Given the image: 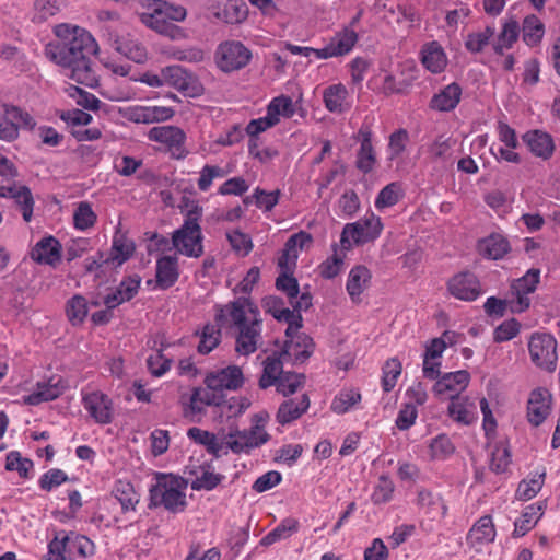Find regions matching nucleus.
<instances>
[{
  "label": "nucleus",
  "mask_w": 560,
  "mask_h": 560,
  "mask_svg": "<svg viewBox=\"0 0 560 560\" xmlns=\"http://www.w3.org/2000/svg\"><path fill=\"white\" fill-rule=\"evenodd\" d=\"M470 375L467 371L460 370L450 372L442 375L433 386V392L436 396L445 394H457L465 389L469 384Z\"/></svg>",
  "instance_id": "nucleus-20"
},
{
  "label": "nucleus",
  "mask_w": 560,
  "mask_h": 560,
  "mask_svg": "<svg viewBox=\"0 0 560 560\" xmlns=\"http://www.w3.org/2000/svg\"><path fill=\"white\" fill-rule=\"evenodd\" d=\"M187 435L194 442L206 446L208 452L211 454L219 455L222 451V444H220L217 436L209 431L192 427L188 429Z\"/></svg>",
  "instance_id": "nucleus-44"
},
{
  "label": "nucleus",
  "mask_w": 560,
  "mask_h": 560,
  "mask_svg": "<svg viewBox=\"0 0 560 560\" xmlns=\"http://www.w3.org/2000/svg\"><path fill=\"white\" fill-rule=\"evenodd\" d=\"M528 350L536 366L548 372L556 369L558 361L557 341L552 335L547 332L533 334L528 342Z\"/></svg>",
  "instance_id": "nucleus-5"
},
{
  "label": "nucleus",
  "mask_w": 560,
  "mask_h": 560,
  "mask_svg": "<svg viewBox=\"0 0 560 560\" xmlns=\"http://www.w3.org/2000/svg\"><path fill=\"white\" fill-rule=\"evenodd\" d=\"M518 23L514 20L506 22L498 37V40L493 44V49L497 54L502 55L505 48H511L513 43L518 38Z\"/></svg>",
  "instance_id": "nucleus-46"
},
{
  "label": "nucleus",
  "mask_w": 560,
  "mask_h": 560,
  "mask_svg": "<svg viewBox=\"0 0 560 560\" xmlns=\"http://www.w3.org/2000/svg\"><path fill=\"white\" fill-rule=\"evenodd\" d=\"M545 33V26L534 14L528 15L523 21V40L528 46L537 45Z\"/></svg>",
  "instance_id": "nucleus-43"
},
{
  "label": "nucleus",
  "mask_w": 560,
  "mask_h": 560,
  "mask_svg": "<svg viewBox=\"0 0 560 560\" xmlns=\"http://www.w3.org/2000/svg\"><path fill=\"white\" fill-rule=\"evenodd\" d=\"M31 257L39 262L55 265L60 260V244L52 237H44L32 249Z\"/></svg>",
  "instance_id": "nucleus-26"
},
{
  "label": "nucleus",
  "mask_w": 560,
  "mask_h": 560,
  "mask_svg": "<svg viewBox=\"0 0 560 560\" xmlns=\"http://www.w3.org/2000/svg\"><path fill=\"white\" fill-rule=\"evenodd\" d=\"M187 482L173 475H158L156 483L150 488V506H164L172 513L183 512L187 505Z\"/></svg>",
  "instance_id": "nucleus-2"
},
{
  "label": "nucleus",
  "mask_w": 560,
  "mask_h": 560,
  "mask_svg": "<svg viewBox=\"0 0 560 560\" xmlns=\"http://www.w3.org/2000/svg\"><path fill=\"white\" fill-rule=\"evenodd\" d=\"M430 450L433 458L444 459L454 453L455 447L447 435L440 434L430 443Z\"/></svg>",
  "instance_id": "nucleus-62"
},
{
  "label": "nucleus",
  "mask_w": 560,
  "mask_h": 560,
  "mask_svg": "<svg viewBox=\"0 0 560 560\" xmlns=\"http://www.w3.org/2000/svg\"><path fill=\"white\" fill-rule=\"evenodd\" d=\"M358 138L361 145L357 154V167L363 173H369L373 170L376 161L375 151L372 145L371 129L364 126L361 127L358 132Z\"/></svg>",
  "instance_id": "nucleus-23"
},
{
  "label": "nucleus",
  "mask_w": 560,
  "mask_h": 560,
  "mask_svg": "<svg viewBox=\"0 0 560 560\" xmlns=\"http://www.w3.org/2000/svg\"><path fill=\"white\" fill-rule=\"evenodd\" d=\"M196 336L200 339L197 351L200 354H208L219 346L221 329L215 324L208 323L202 327L201 331H196Z\"/></svg>",
  "instance_id": "nucleus-36"
},
{
  "label": "nucleus",
  "mask_w": 560,
  "mask_h": 560,
  "mask_svg": "<svg viewBox=\"0 0 560 560\" xmlns=\"http://www.w3.org/2000/svg\"><path fill=\"white\" fill-rule=\"evenodd\" d=\"M277 290L283 292L290 300L300 294L299 282L293 277V272L280 271L275 283Z\"/></svg>",
  "instance_id": "nucleus-58"
},
{
  "label": "nucleus",
  "mask_w": 560,
  "mask_h": 560,
  "mask_svg": "<svg viewBox=\"0 0 560 560\" xmlns=\"http://www.w3.org/2000/svg\"><path fill=\"white\" fill-rule=\"evenodd\" d=\"M280 197V190L267 191L260 188H256L252 197H247V206L254 203L258 209L267 212L278 203Z\"/></svg>",
  "instance_id": "nucleus-48"
},
{
  "label": "nucleus",
  "mask_w": 560,
  "mask_h": 560,
  "mask_svg": "<svg viewBox=\"0 0 560 560\" xmlns=\"http://www.w3.org/2000/svg\"><path fill=\"white\" fill-rule=\"evenodd\" d=\"M112 46L117 52L136 63H143L148 59L147 47L139 38L130 34L116 37Z\"/></svg>",
  "instance_id": "nucleus-17"
},
{
  "label": "nucleus",
  "mask_w": 560,
  "mask_h": 560,
  "mask_svg": "<svg viewBox=\"0 0 560 560\" xmlns=\"http://www.w3.org/2000/svg\"><path fill=\"white\" fill-rule=\"evenodd\" d=\"M300 528V523L294 517H285L280 524L269 532L261 540L260 545L270 546L279 540L288 539Z\"/></svg>",
  "instance_id": "nucleus-32"
},
{
  "label": "nucleus",
  "mask_w": 560,
  "mask_h": 560,
  "mask_svg": "<svg viewBox=\"0 0 560 560\" xmlns=\"http://www.w3.org/2000/svg\"><path fill=\"white\" fill-rule=\"evenodd\" d=\"M140 277H128L124 279L115 291L106 294L103 299V303L109 310H114L124 302L130 301L140 288Z\"/></svg>",
  "instance_id": "nucleus-19"
},
{
  "label": "nucleus",
  "mask_w": 560,
  "mask_h": 560,
  "mask_svg": "<svg viewBox=\"0 0 560 560\" xmlns=\"http://www.w3.org/2000/svg\"><path fill=\"white\" fill-rule=\"evenodd\" d=\"M245 377L242 368L237 365H229L207 373L203 383L209 389L225 392H234L241 388Z\"/></svg>",
  "instance_id": "nucleus-7"
},
{
  "label": "nucleus",
  "mask_w": 560,
  "mask_h": 560,
  "mask_svg": "<svg viewBox=\"0 0 560 560\" xmlns=\"http://www.w3.org/2000/svg\"><path fill=\"white\" fill-rule=\"evenodd\" d=\"M114 497L121 504L122 511L135 510L136 504L139 502V495L130 482L119 480L116 482L113 490Z\"/></svg>",
  "instance_id": "nucleus-40"
},
{
  "label": "nucleus",
  "mask_w": 560,
  "mask_h": 560,
  "mask_svg": "<svg viewBox=\"0 0 560 560\" xmlns=\"http://www.w3.org/2000/svg\"><path fill=\"white\" fill-rule=\"evenodd\" d=\"M283 359L281 355L279 358L268 357L265 360V366L262 375L259 378L260 388H267L271 385H275L280 378L281 374L285 373L282 369Z\"/></svg>",
  "instance_id": "nucleus-39"
},
{
  "label": "nucleus",
  "mask_w": 560,
  "mask_h": 560,
  "mask_svg": "<svg viewBox=\"0 0 560 560\" xmlns=\"http://www.w3.org/2000/svg\"><path fill=\"white\" fill-rule=\"evenodd\" d=\"M55 33L59 40L45 46V57L60 66L70 79L94 86L97 75L93 69L92 56L98 50L94 37L84 28L68 24L58 25Z\"/></svg>",
  "instance_id": "nucleus-1"
},
{
  "label": "nucleus",
  "mask_w": 560,
  "mask_h": 560,
  "mask_svg": "<svg viewBox=\"0 0 560 560\" xmlns=\"http://www.w3.org/2000/svg\"><path fill=\"white\" fill-rule=\"evenodd\" d=\"M495 537L494 525L491 516L480 517L471 527L467 535V544L471 547L477 545L492 542Z\"/></svg>",
  "instance_id": "nucleus-28"
},
{
  "label": "nucleus",
  "mask_w": 560,
  "mask_h": 560,
  "mask_svg": "<svg viewBox=\"0 0 560 560\" xmlns=\"http://www.w3.org/2000/svg\"><path fill=\"white\" fill-rule=\"evenodd\" d=\"M301 328H294L288 335L280 355L283 360H289L293 364H302L307 361L315 350V342L311 336L300 331Z\"/></svg>",
  "instance_id": "nucleus-6"
},
{
  "label": "nucleus",
  "mask_w": 560,
  "mask_h": 560,
  "mask_svg": "<svg viewBox=\"0 0 560 560\" xmlns=\"http://www.w3.org/2000/svg\"><path fill=\"white\" fill-rule=\"evenodd\" d=\"M7 180V185H0V197H10L14 200L22 213L24 221L30 222L33 214L34 199L26 186H16Z\"/></svg>",
  "instance_id": "nucleus-16"
},
{
  "label": "nucleus",
  "mask_w": 560,
  "mask_h": 560,
  "mask_svg": "<svg viewBox=\"0 0 560 560\" xmlns=\"http://www.w3.org/2000/svg\"><path fill=\"white\" fill-rule=\"evenodd\" d=\"M218 7L213 8V15L225 23H242L245 12L242 11V0H217Z\"/></svg>",
  "instance_id": "nucleus-30"
},
{
  "label": "nucleus",
  "mask_w": 560,
  "mask_h": 560,
  "mask_svg": "<svg viewBox=\"0 0 560 560\" xmlns=\"http://www.w3.org/2000/svg\"><path fill=\"white\" fill-rule=\"evenodd\" d=\"M480 253L490 259H501L509 250V241L501 234L493 233L479 243Z\"/></svg>",
  "instance_id": "nucleus-31"
},
{
  "label": "nucleus",
  "mask_w": 560,
  "mask_h": 560,
  "mask_svg": "<svg viewBox=\"0 0 560 560\" xmlns=\"http://www.w3.org/2000/svg\"><path fill=\"white\" fill-rule=\"evenodd\" d=\"M165 83L187 96L195 97L201 94L202 85L198 79L180 66H168L162 69Z\"/></svg>",
  "instance_id": "nucleus-8"
},
{
  "label": "nucleus",
  "mask_w": 560,
  "mask_h": 560,
  "mask_svg": "<svg viewBox=\"0 0 560 560\" xmlns=\"http://www.w3.org/2000/svg\"><path fill=\"white\" fill-rule=\"evenodd\" d=\"M202 209L195 206L187 213L183 226L173 235V245L178 253L188 257H199L202 254L201 231L198 223Z\"/></svg>",
  "instance_id": "nucleus-3"
},
{
  "label": "nucleus",
  "mask_w": 560,
  "mask_h": 560,
  "mask_svg": "<svg viewBox=\"0 0 560 560\" xmlns=\"http://www.w3.org/2000/svg\"><path fill=\"white\" fill-rule=\"evenodd\" d=\"M269 415L265 411L256 413L252 418L253 425L247 432V448L258 447L269 440V434L265 431Z\"/></svg>",
  "instance_id": "nucleus-34"
},
{
  "label": "nucleus",
  "mask_w": 560,
  "mask_h": 560,
  "mask_svg": "<svg viewBox=\"0 0 560 560\" xmlns=\"http://www.w3.org/2000/svg\"><path fill=\"white\" fill-rule=\"evenodd\" d=\"M217 65L224 71L230 72L245 66V47L241 42H225L218 47Z\"/></svg>",
  "instance_id": "nucleus-11"
},
{
  "label": "nucleus",
  "mask_w": 560,
  "mask_h": 560,
  "mask_svg": "<svg viewBox=\"0 0 560 560\" xmlns=\"http://www.w3.org/2000/svg\"><path fill=\"white\" fill-rule=\"evenodd\" d=\"M141 4L147 9L145 12L139 14L140 21L149 28L158 32L161 35L176 38L180 33V27L175 24L167 22L166 19L161 14L158 15L153 11L152 0H142Z\"/></svg>",
  "instance_id": "nucleus-14"
},
{
  "label": "nucleus",
  "mask_w": 560,
  "mask_h": 560,
  "mask_svg": "<svg viewBox=\"0 0 560 560\" xmlns=\"http://www.w3.org/2000/svg\"><path fill=\"white\" fill-rule=\"evenodd\" d=\"M96 214L88 202H80L73 214L74 226L79 230H86L94 225Z\"/></svg>",
  "instance_id": "nucleus-59"
},
{
  "label": "nucleus",
  "mask_w": 560,
  "mask_h": 560,
  "mask_svg": "<svg viewBox=\"0 0 560 560\" xmlns=\"http://www.w3.org/2000/svg\"><path fill=\"white\" fill-rule=\"evenodd\" d=\"M261 307L267 314H270L278 322L288 324L287 334L289 335L294 328H302L303 317L298 316L285 306L284 301L275 295L265 296L261 300Z\"/></svg>",
  "instance_id": "nucleus-10"
},
{
  "label": "nucleus",
  "mask_w": 560,
  "mask_h": 560,
  "mask_svg": "<svg viewBox=\"0 0 560 560\" xmlns=\"http://www.w3.org/2000/svg\"><path fill=\"white\" fill-rule=\"evenodd\" d=\"M267 110L272 118H279V116L291 118L295 113V106L289 96L281 95L270 102Z\"/></svg>",
  "instance_id": "nucleus-52"
},
{
  "label": "nucleus",
  "mask_w": 560,
  "mask_h": 560,
  "mask_svg": "<svg viewBox=\"0 0 560 560\" xmlns=\"http://www.w3.org/2000/svg\"><path fill=\"white\" fill-rule=\"evenodd\" d=\"M66 389L60 376H52L45 382H38L34 392L24 397L27 405L36 406L43 401H50L58 398Z\"/></svg>",
  "instance_id": "nucleus-15"
},
{
  "label": "nucleus",
  "mask_w": 560,
  "mask_h": 560,
  "mask_svg": "<svg viewBox=\"0 0 560 560\" xmlns=\"http://www.w3.org/2000/svg\"><path fill=\"white\" fill-rule=\"evenodd\" d=\"M153 11L162 14L167 22H182L187 16V10L180 5L165 0H152Z\"/></svg>",
  "instance_id": "nucleus-41"
},
{
  "label": "nucleus",
  "mask_w": 560,
  "mask_h": 560,
  "mask_svg": "<svg viewBox=\"0 0 560 560\" xmlns=\"http://www.w3.org/2000/svg\"><path fill=\"white\" fill-rule=\"evenodd\" d=\"M133 250L135 246L132 243L126 241L122 236L115 237L109 260L117 261L118 265H121L132 255Z\"/></svg>",
  "instance_id": "nucleus-63"
},
{
  "label": "nucleus",
  "mask_w": 560,
  "mask_h": 560,
  "mask_svg": "<svg viewBox=\"0 0 560 560\" xmlns=\"http://www.w3.org/2000/svg\"><path fill=\"white\" fill-rule=\"evenodd\" d=\"M305 382V375L294 372H285L281 374L278 382L275 384L277 392L283 396L294 394Z\"/></svg>",
  "instance_id": "nucleus-50"
},
{
  "label": "nucleus",
  "mask_w": 560,
  "mask_h": 560,
  "mask_svg": "<svg viewBox=\"0 0 560 560\" xmlns=\"http://www.w3.org/2000/svg\"><path fill=\"white\" fill-rule=\"evenodd\" d=\"M83 406L95 422L101 424L110 423L113 420V402L112 399L101 393L92 392L83 396Z\"/></svg>",
  "instance_id": "nucleus-12"
},
{
  "label": "nucleus",
  "mask_w": 560,
  "mask_h": 560,
  "mask_svg": "<svg viewBox=\"0 0 560 560\" xmlns=\"http://www.w3.org/2000/svg\"><path fill=\"white\" fill-rule=\"evenodd\" d=\"M214 322L220 329L238 331L236 351L245 354V298L240 296L224 305L217 304Z\"/></svg>",
  "instance_id": "nucleus-4"
},
{
  "label": "nucleus",
  "mask_w": 560,
  "mask_h": 560,
  "mask_svg": "<svg viewBox=\"0 0 560 560\" xmlns=\"http://www.w3.org/2000/svg\"><path fill=\"white\" fill-rule=\"evenodd\" d=\"M224 404V394L219 390L202 387H195L192 389L189 408L192 413H200L203 411V406L221 407Z\"/></svg>",
  "instance_id": "nucleus-24"
},
{
  "label": "nucleus",
  "mask_w": 560,
  "mask_h": 560,
  "mask_svg": "<svg viewBox=\"0 0 560 560\" xmlns=\"http://www.w3.org/2000/svg\"><path fill=\"white\" fill-rule=\"evenodd\" d=\"M545 477L546 471L542 470L535 474L530 480L521 481L516 490V498L524 501L533 499L541 490Z\"/></svg>",
  "instance_id": "nucleus-47"
},
{
  "label": "nucleus",
  "mask_w": 560,
  "mask_h": 560,
  "mask_svg": "<svg viewBox=\"0 0 560 560\" xmlns=\"http://www.w3.org/2000/svg\"><path fill=\"white\" fill-rule=\"evenodd\" d=\"M551 396L546 389H535L532 392L527 404L528 421L538 427L550 412Z\"/></svg>",
  "instance_id": "nucleus-18"
},
{
  "label": "nucleus",
  "mask_w": 560,
  "mask_h": 560,
  "mask_svg": "<svg viewBox=\"0 0 560 560\" xmlns=\"http://www.w3.org/2000/svg\"><path fill=\"white\" fill-rule=\"evenodd\" d=\"M460 95L462 88L457 83H451L431 98L430 107L440 112L452 110L459 103Z\"/></svg>",
  "instance_id": "nucleus-29"
},
{
  "label": "nucleus",
  "mask_w": 560,
  "mask_h": 560,
  "mask_svg": "<svg viewBox=\"0 0 560 560\" xmlns=\"http://www.w3.org/2000/svg\"><path fill=\"white\" fill-rule=\"evenodd\" d=\"M0 58L13 63L20 71H25L28 68L26 56L15 46L3 45L0 48Z\"/></svg>",
  "instance_id": "nucleus-61"
},
{
  "label": "nucleus",
  "mask_w": 560,
  "mask_h": 560,
  "mask_svg": "<svg viewBox=\"0 0 560 560\" xmlns=\"http://www.w3.org/2000/svg\"><path fill=\"white\" fill-rule=\"evenodd\" d=\"M401 373V363L398 359H389L386 361L385 365L383 366V389L384 392L388 393L390 392L397 382L398 376Z\"/></svg>",
  "instance_id": "nucleus-57"
},
{
  "label": "nucleus",
  "mask_w": 560,
  "mask_h": 560,
  "mask_svg": "<svg viewBox=\"0 0 560 560\" xmlns=\"http://www.w3.org/2000/svg\"><path fill=\"white\" fill-rule=\"evenodd\" d=\"M523 141L529 151L542 160H548L555 151V143L551 136L540 130L527 131L523 136Z\"/></svg>",
  "instance_id": "nucleus-22"
},
{
  "label": "nucleus",
  "mask_w": 560,
  "mask_h": 560,
  "mask_svg": "<svg viewBox=\"0 0 560 560\" xmlns=\"http://www.w3.org/2000/svg\"><path fill=\"white\" fill-rule=\"evenodd\" d=\"M43 560H73V552L69 549V535L57 533L48 544V552Z\"/></svg>",
  "instance_id": "nucleus-37"
},
{
  "label": "nucleus",
  "mask_w": 560,
  "mask_h": 560,
  "mask_svg": "<svg viewBox=\"0 0 560 560\" xmlns=\"http://www.w3.org/2000/svg\"><path fill=\"white\" fill-rule=\"evenodd\" d=\"M8 120L13 124L19 132L20 128L32 129L35 126L34 118L25 110L16 106H4Z\"/></svg>",
  "instance_id": "nucleus-56"
},
{
  "label": "nucleus",
  "mask_w": 560,
  "mask_h": 560,
  "mask_svg": "<svg viewBox=\"0 0 560 560\" xmlns=\"http://www.w3.org/2000/svg\"><path fill=\"white\" fill-rule=\"evenodd\" d=\"M542 515L541 504H530L525 508L520 520L514 523V537H522L528 533Z\"/></svg>",
  "instance_id": "nucleus-33"
},
{
  "label": "nucleus",
  "mask_w": 560,
  "mask_h": 560,
  "mask_svg": "<svg viewBox=\"0 0 560 560\" xmlns=\"http://www.w3.org/2000/svg\"><path fill=\"white\" fill-rule=\"evenodd\" d=\"M66 314L73 326L81 325L88 315V302L82 295L72 296L66 305Z\"/></svg>",
  "instance_id": "nucleus-45"
},
{
  "label": "nucleus",
  "mask_w": 560,
  "mask_h": 560,
  "mask_svg": "<svg viewBox=\"0 0 560 560\" xmlns=\"http://www.w3.org/2000/svg\"><path fill=\"white\" fill-rule=\"evenodd\" d=\"M422 63L432 73H439L443 71L446 66V57L442 48L435 43H432L423 51Z\"/></svg>",
  "instance_id": "nucleus-42"
},
{
  "label": "nucleus",
  "mask_w": 560,
  "mask_h": 560,
  "mask_svg": "<svg viewBox=\"0 0 560 560\" xmlns=\"http://www.w3.org/2000/svg\"><path fill=\"white\" fill-rule=\"evenodd\" d=\"M347 89L342 84L330 85L324 91V103L329 112H341L347 97Z\"/></svg>",
  "instance_id": "nucleus-49"
},
{
  "label": "nucleus",
  "mask_w": 560,
  "mask_h": 560,
  "mask_svg": "<svg viewBox=\"0 0 560 560\" xmlns=\"http://www.w3.org/2000/svg\"><path fill=\"white\" fill-rule=\"evenodd\" d=\"M358 40V34L350 28H345L332 40V45L339 56L348 54Z\"/></svg>",
  "instance_id": "nucleus-64"
},
{
  "label": "nucleus",
  "mask_w": 560,
  "mask_h": 560,
  "mask_svg": "<svg viewBox=\"0 0 560 560\" xmlns=\"http://www.w3.org/2000/svg\"><path fill=\"white\" fill-rule=\"evenodd\" d=\"M448 291L456 299L464 301H474L480 293V282L477 277L469 271L460 272L448 281Z\"/></svg>",
  "instance_id": "nucleus-13"
},
{
  "label": "nucleus",
  "mask_w": 560,
  "mask_h": 560,
  "mask_svg": "<svg viewBox=\"0 0 560 560\" xmlns=\"http://www.w3.org/2000/svg\"><path fill=\"white\" fill-rule=\"evenodd\" d=\"M539 269H529L525 276L512 283V293H533L539 282Z\"/></svg>",
  "instance_id": "nucleus-55"
},
{
  "label": "nucleus",
  "mask_w": 560,
  "mask_h": 560,
  "mask_svg": "<svg viewBox=\"0 0 560 560\" xmlns=\"http://www.w3.org/2000/svg\"><path fill=\"white\" fill-rule=\"evenodd\" d=\"M151 141L164 143L168 147L172 155L180 159L186 155L184 143L186 140L185 132L175 126L153 127L148 133Z\"/></svg>",
  "instance_id": "nucleus-9"
},
{
  "label": "nucleus",
  "mask_w": 560,
  "mask_h": 560,
  "mask_svg": "<svg viewBox=\"0 0 560 560\" xmlns=\"http://www.w3.org/2000/svg\"><path fill=\"white\" fill-rule=\"evenodd\" d=\"M400 184L394 182L386 185L378 194L375 200V207L383 209L396 205L401 198Z\"/></svg>",
  "instance_id": "nucleus-53"
},
{
  "label": "nucleus",
  "mask_w": 560,
  "mask_h": 560,
  "mask_svg": "<svg viewBox=\"0 0 560 560\" xmlns=\"http://www.w3.org/2000/svg\"><path fill=\"white\" fill-rule=\"evenodd\" d=\"M179 276L177 258L174 256H163L156 261V285L166 290L175 284Z\"/></svg>",
  "instance_id": "nucleus-25"
},
{
  "label": "nucleus",
  "mask_w": 560,
  "mask_h": 560,
  "mask_svg": "<svg viewBox=\"0 0 560 560\" xmlns=\"http://www.w3.org/2000/svg\"><path fill=\"white\" fill-rule=\"evenodd\" d=\"M370 279L371 273L366 267L357 266L351 269L347 281V291L352 301L359 299Z\"/></svg>",
  "instance_id": "nucleus-35"
},
{
  "label": "nucleus",
  "mask_w": 560,
  "mask_h": 560,
  "mask_svg": "<svg viewBox=\"0 0 560 560\" xmlns=\"http://www.w3.org/2000/svg\"><path fill=\"white\" fill-rule=\"evenodd\" d=\"M33 466V462L22 457L21 453L18 451H11L7 455L5 469L9 471H18L21 478L28 479Z\"/></svg>",
  "instance_id": "nucleus-51"
},
{
  "label": "nucleus",
  "mask_w": 560,
  "mask_h": 560,
  "mask_svg": "<svg viewBox=\"0 0 560 560\" xmlns=\"http://www.w3.org/2000/svg\"><path fill=\"white\" fill-rule=\"evenodd\" d=\"M451 402L447 408L448 416L462 424H470L474 420V413L468 409L467 398L457 394L448 395Z\"/></svg>",
  "instance_id": "nucleus-38"
},
{
  "label": "nucleus",
  "mask_w": 560,
  "mask_h": 560,
  "mask_svg": "<svg viewBox=\"0 0 560 560\" xmlns=\"http://www.w3.org/2000/svg\"><path fill=\"white\" fill-rule=\"evenodd\" d=\"M310 407V399L303 394L299 400L288 399L283 401L277 412V421L282 424H289L299 419Z\"/></svg>",
  "instance_id": "nucleus-27"
},
{
  "label": "nucleus",
  "mask_w": 560,
  "mask_h": 560,
  "mask_svg": "<svg viewBox=\"0 0 560 560\" xmlns=\"http://www.w3.org/2000/svg\"><path fill=\"white\" fill-rule=\"evenodd\" d=\"M361 400V394L355 389H345L335 397L331 404V409L336 413H345L352 406Z\"/></svg>",
  "instance_id": "nucleus-54"
},
{
  "label": "nucleus",
  "mask_w": 560,
  "mask_h": 560,
  "mask_svg": "<svg viewBox=\"0 0 560 560\" xmlns=\"http://www.w3.org/2000/svg\"><path fill=\"white\" fill-rule=\"evenodd\" d=\"M493 35L494 27L487 26L482 32L469 34L465 42V46L471 52H480L489 44V40Z\"/></svg>",
  "instance_id": "nucleus-60"
},
{
  "label": "nucleus",
  "mask_w": 560,
  "mask_h": 560,
  "mask_svg": "<svg viewBox=\"0 0 560 560\" xmlns=\"http://www.w3.org/2000/svg\"><path fill=\"white\" fill-rule=\"evenodd\" d=\"M372 223L374 224V230L370 234L363 231V223L361 221L346 224L341 233V246L345 249H349L351 247L350 238H352L357 244L366 243L376 238L380 235L383 225L381 220H373Z\"/></svg>",
  "instance_id": "nucleus-21"
}]
</instances>
